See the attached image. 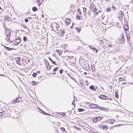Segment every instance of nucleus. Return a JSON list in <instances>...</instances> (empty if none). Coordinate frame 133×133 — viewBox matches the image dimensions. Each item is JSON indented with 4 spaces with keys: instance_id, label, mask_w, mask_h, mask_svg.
<instances>
[{
    "instance_id": "nucleus-1",
    "label": "nucleus",
    "mask_w": 133,
    "mask_h": 133,
    "mask_svg": "<svg viewBox=\"0 0 133 133\" xmlns=\"http://www.w3.org/2000/svg\"><path fill=\"white\" fill-rule=\"evenodd\" d=\"M4 29L5 31V34L6 35V37L7 38H10V34L11 32V31L5 27V25H4Z\"/></svg>"
},
{
    "instance_id": "nucleus-2",
    "label": "nucleus",
    "mask_w": 133,
    "mask_h": 133,
    "mask_svg": "<svg viewBox=\"0 0 133 133\" xmlns=\"http://www.w3.org/2000/svg\"><path fill=\"white\" fill-rule=\"evenodd\" d=\"M89 106L93 109H98L99 106L96 104L91 103L89 105Z\"/></svg>"
},
{
    "instance_id": "nucleus-3",
    "label": "nucleus",
    "mask_w": 133,
    "mask_h": 133,
    "mask_svg": "<svg viewBox=\"0 0 133 133\" xmlns=\"http://www.w3.org/2000/svg\"><path fill=\"white\" fill-rule=\"evenodd\" d=\"M21 42V39L20 38H18L15 39L13 42V44L16 45L19 44Z\"/></svg>"
},
{
    "instance_id": "nucleus-4",
    "label": "nucleus",
    "mask_w": 133,
    "mask_h": 133,
    "mask_svg": "<svg viewBox=\"0 0 133 133\" xmlns=\"http://www.w3.org/2000/svg\"><path fill=\"white\" fill-rule=\"evenodd\" d=\"M90 8L93 12H94L95 11H96V6L94 5H90Z\"/></svg>"
},
{
    "instance_id": "nucleus-5",
    "label": "nucleus",
    "mask_w": 133,
    "mask_h": 133,
    "mask_svg": "<svg viewBox=\"0 0 133 133\" xmlns=\"http://www.w3.org/2000/svg\"><path fill=\"white\" fill-rule=\"evenodd\" d=\"M102 40H101V44L103 46V47L104 48H105V47H108V46L107 45V43L106 42L105 43L104 42H102Z\"/></svg>"
},
{
    "instance_id": "nucleus-6",
    "label": "nucleus",
    "mask_w": 133,
    "mask_h": 133,
    "mask_svg": "<svg viewBox=\"0 0 133 133\" xmlns=\"http://www.w3.org/2000/svg\"><path fill=\"white\" fill-rule=\"evenodd\" d=\"M121 38L119 39V40L120 41V42H119L120 43H123L124 42V41L123 35V34L121 35Z\"/></svg>"
},
{
    "instance_id": "nucleus-7",
    "label": "nucleus",
    "mask_w": 133,
    "mask_h": 133,
    "mask_svg": "<svg viewBox=\"0 0 133 133\" xmlns=\"http://www.w3.org/2000/svg\"><path fill=\"white\" fill-rule=\"evenodd\" d=\"M98 97L103 99H107V96L104 95H100L98 96Z\"/></svg>"
},
{
    "instance_id": "nucleus-8",
    "label": "nucleus",
    "mask_w": 133,
    "mask_h": 133,
    "mask_svg": "<svg viewBox=\"0 0 133 133\" xmlns=\"http://www.w3.org/2000/svg\"><path fill=\"white\" fill-rule=\"evenodd\" d=\"M107 45L108 46V47H109L110 48L112 47L113 46L112 43L109 41H108V42H107Z\"/></svg>"
},
{
    "instance_id": "nucleus-9",
    "label": "nucleus",
    "mask_w": 133,
    "mask_h": 133,
    "mask_svg": "<svg viewBox=\"0 0 133 133\" xmlns=\"http://www.w3.org/2000/svg\"><path fill=\"white\" fill-rule=\"evenodd\" d=\"M65 32V31L64 30H61L59 32V34H60L61 36H63V35H64V33Z\"/></svg>"
},
{
    "instance_id": "nucleus-10",
    "label": "nucleus",
    "mask_w": 133,
    "mask_h": 133,
    "mask_svg": "<svg viewBox=\"0 0 133 133\" xmlns=\"http://www.w3.org/2000/svg\"><path fill=\"white\" fill-rule=\"evenodd\" d=\"M114 121L115 120L113 119H108L107 122L109 123L112 124L114 123Z\"/></svg>"
},
{
    "instance_id": "nucleus-11",
    "label": "nucleus",
    "mask_w": 133,
    "mask_h": 133,
    "mask_svg": "<svg viewBox=\"0 0 133 133\" xmlns=\"http://www.w3.org/2000/svg\"><path fill=\"white\" fill-rule=\"evenodd\" d=\"M118 58L119 60H121L122 61L125 60L124 57L122 55L119 56L118 57Z\"/></svg>"
},
{
    "instance_id": "nucleus-12",
    "label": "nucleus",
    "mask_w": 133,
    "mask_h": 133,
    "mask_svg": "<svg viewBox=\"0 0 133 133\" xmlns=\"http://www.w3.org/2000/svg\"><path fill=\"white\" fill-rule=\"evenodd\" d=\"M71 20L70 19H67L66 21L65 22L66 23V24H67V25H69V24L70 22H71Z\"/></svg>"
},
{
    "instance_id": "nucleus-13",
    "label": "nucleus",
    "mask_w": 133,
    "mask_h": 133,
    "mask_svg": "<svg viewBox=\"0 0 133 133\" xmlns=\"http://www.w3.org/2000/svg\"><path fill=\"white\" fill-rule=\"evenodd\" d=\"M100 109L101 110H104L105 111H107L108 109L106 108H104L102 107H99V108H98Z\"/></svg>"
},
{
    "instance_id": "nucleus-14",
    "label": "nucleus",
    "mask_w": 133,
    "mask_h": 133,
    "mask_svg": "<svg viewBox=\"0 0 133 133\" xmlns=\"http://www.w3.org/2000/svg\"><path fill=\"white\" fill-rule=\"evenodd\" d=\"M90 48L91 50H93V51H95L96 52H97L98 51V50L97 49H96L95 48L91 46L89 47Z\"/></svg>"
},
{
    "instance_id": "nucleus-15",
    "label": "nucleus",
    "mask_w": 133,
    "mask_h": 133,
    "mask_svg": "<svg viewBox=\"0 0 133 133\" xmlns=\"http://www.w3.org/2000/svg\"><path fill=\"white\" fill-rule=\"evenodd\" d=\"M4 46V47L7 50H8V51H10L11 50H12L15 49H14L13 48H10L8 47H6L5 46Z\"/></svg>"
},
{
    "instance_id": "nucleus-16",
    "label": "nucleus",
    "mask_w": 133,
    "mask_h": 133,
    "mask_svg": "<svg viewBox=\"0 0 133 133\" xmlns=\"http://www.w3.org/2000/svg\"><path fill=\"white\" fill-rule=\"evenodd\" d=\"M82 9L83 10V15H84L85 16V15L86 12V8H82Z\"/></svg>"
},
{
    "instance_id": "nucleus-17",
    "label": "nucleus",
    "mask_w": 133,
    "mask_h": 133,
    "mask_svg": "<svg viewBox=\"0 0 133 133\" xmlns=\"http://www.w3.org/2000/svg\"><path fill=\"white\" fill-rule=\"evenodd\" d=\"M49 58L53 64L55 65L57 64L56 63V62L54 61H52V60L50 57H49Z\"/></svg>"
},
{
    "instance_id": "nucleus-18",
    "label": "nucleus",
    "mask_w": 133,
    "mask_h": 133,
    "mask_svg": "<svg viewBox=\"0 0 133 133\" xmlns=\"http://www.w3.org/2000/svg\"><path fill=\"white\" fill-rule=\"evenodd\" d=\"M89 88L90 89L94 91H95L96 90V89L93 86H90Z\"/></svg>"
},
{
    "instance_id": "nucleus-19",
    "label": "nucleus",
    "mask_w": 133,
    "mask_h": 133,
    "mask_svg": "<svg viewBox=\"0 0 133 133\" xmlns=\"http://www.w3.org/2000/svg\"><path fill=\"white\" fill-rule=\"evenodd\" d=\"M16 61L17 62H19L20 61V58L19 57H17L15 58Z\"/></svg>"
},
{
    "instance_id": "nucleus-20",
    "label": "nucleus",
    "mask_w": 133,
    "mask_h": 133,
    "mask_svg": "<svg viewBox=\"0 0 133 133\" xmlns=\"http://www.w3.org/2000/svg\"><path fill=\"white\" fill-rule=\"evenodd\" d=\"M56 51L57 52L59 55H60L62 54V51L61 50H56Z\"/></svg>"
},
{
    "instance_id": "nucleus-21",
    "label": "nucleus",
    "mask_w": 133,
    "mask_h": 133,
    "mask_svg": "<svg viewBox=\"0 0 133 133\" xmlns=\"http://www.w3.org/2000/svg\"><path fill=\"white\" fill-rule=\"evenodd\" d=\"M75 29L77 30V32L78 33H79L81 30V28L79 27H78V28H75Z\"/></svg>"
},
{
    "instance_id": "nucleus-22",
    "label": "nucleus",
    "mask_w": 133,
    "mask_h": 133,
    "mask_svg": "<svg viewBox=\"0 0 133 133\" xmlns=\"http://www.w3.org/2000/svg\"><path fill=\"white\" fill-rule=\"evenodd\" d=\"M31 83H32V84H33V85H37V84L38 83V82H34V81H33L31 82Z\"/></svg>"
},
{
    "instance_id": "nucleus-23",
    "label": "nucleus",
    "mask_w": 133,
    "mask_h": 133,
    "mask_svg": "<svg viewBox=\"0 0 133 133\" xmlns=\"http://www.w3.org/2000/svg\"><path fill=\"white\" fill-rule=\"evenodd\" d=\"M37 10V9L36 7H33L32 8V10L34 11H36Z\"/></svg>"
},
{
    "instance_id": "nucleus-24",
    "label": "nucleus",
    "mask_w": 133,
    "mask_h": 133,
    "mask_svg": "<svg viewBox=\"0 0 133 133\" xmlns=\"http://www.w3.org/2000/svg\"><path fill=\"white\" fill-rule=\"evenodd\" d=\"M73 57V56H68L67 57V59H66L68 60L69 59H71Z\"/></svg>"
},
{
    "instance_id": "nucleus-25",
    "label": "nucleus",
    "mask_w": 133,
    "mask_h": 133,
    "mask_svg": "<svg viewBox=\"0 0 133 133\" xmlns=\"http://www.w3.org/2000/svg\"><path fill=\"white\" fill-rule=\"evenodd\" d=\"M124 28L125 31H127L128 29V25H125V26Z\"/></svg>"
},
{
    "instance_id": "nucleus-26",
    "label": "nucleus",
    "mask_w": 133,
    "mask_h": 133,
    "mask_svg": "<svg viewBox=\"0 0 133 133\" xmlns=\"http://www.w3.org/2000/svg\"><path fill=\"white\" fill-rule=\"evenodd\" d=\"M126 36L127 41H129L130 39V36L129 35H127Z\"/></svg>"
},
{
    "instance_id": "nucleus-27",
    "label": "nucleus",
    "mask_w": 133,
    "mask_h": 133,
    "mask_svg": "<svg viewBox=\"0 0 133 133\" xmlns=\"http://www.w3.org/2000/svg\"><path fill=\"white\" fill-rule=\"evenodd\" d=\"M98 120V118H94L93 119V121L94 122H96Z\"/></svg>"
},
{
    "instance_id": "nucleus-28",
    "label": "nucleus",
    "mask_w": 133,
    "mask_h": 133,
    "mask_svg": "<svg viewBox=\"0 0 133 133\" xmlns=\"http://www.w3.org/2000/svg\"><path fill=\"white\" fill-rule=\"evenodd\" d=\"M95 11V12H94L95 15H97L98 14V13L99 12V10H97V9H96V11Z\"/></svg>"
},
{
    "instance_id": "nucleus-29",
    "label": "nucleus",
    "mask_w": 133,
    "mask_h": 133,
    "mask_svg": "<svg viewBox=\"0 0 133 133\" xmlns=\"http://www.w3.org/2000/svg\"><path fill=\"white\" fill-rule=\"evenodd\" d=\"M78 111L79 112H82L84 111V110L82 108H79L78 109Z\"/></svg>"
},
{
    "instance_id": "nucleus-30",
    "label": "nucleus",
    "mask_w": 133,
    "mask_h": 133,
    "mask_svg": "<svg viewBox=\"0 0 133 133\" xmlns=\"http://www.w3.org/2000/svg\"><path fill=\"white\" fill-rule=\"evenodd\" d=\"M5 38V39L6 40V39L7 38ZM8 40H7V41L8 42H9L10 43H11L12 42V41L11 40L9 39V38H8Z\"/></svg>"
},
{
    "instance_id": "nucleus-31",
    "label": "nucleus",
    "mask_w": 133,
    "mask_h": 133,
    "mask_svg": "<svg viewBox=\"0 0 133 133\" xmlns=\"http://www.w3.org/2000/svg\"><path fill=\"white\" fill-rule=\"evenodd\" d=\"M5 111H3L2 112H0V116H1L2 117H3V114L4 113H5Z\"/></svg>"
},
{
    "instance_id": "nucleus-32",
    "label": "nucleus",
    "mask_w": 133,
    "mask_h": 133,
    "mask_svg": "<svg viewBox=\"0 0 133 133\" xmlns=\"http://www.w3.org/2000/svg\"><path fill=\"white\" fill-rule=\"evenodd\" d=\"M111 9L110 8H107L106 9V11L107 12H109L111 11Z\"/></svg>"
},
{
    "instance_id": "nucleus-33",
    "label": "nucleus",
    "mask_w": 133,
    "mask_h": 133,
    "mask_svg": "<svg viewBox=\"0 0 133 133\" xmlns=\"http://www.w3.org/2000/svg\"><path fill=\"white\" fill-rule=\"evenodd\" d=\"M91 69L92 71H94L95 70V67L94 66H91Z\"/></svg>"
},
{
    "instance_id": "nucleus-34",
    "label": "nucleus",
    "mask_w": 133,
    "mask_h": 133,
    "mask_svg": "<svg viewBox=\"0 0 133 133\" xmlns=\"http://www.w3.org/2000/svg\"><path fill=\"white\" fill-rule=\"evenodd\" d=\"M23 40L24 42H26L27 40V38L26 36H24L23 38Z\"/></svg>"
},
{
    "instance_id": "nucleus-35",
    "label": "nucleus",
    "mask_w": 133,
    "mask_h": 133,
    "mask_svg": "<svg viewBox=\"0 0 133 133\" xmlns=\"http://www.w3.org/2000/svg\"><path fill=\"white\" fill-rule=\"evenodd\" d=\"M37 75V73H33L32 74V76L34 77H35Z\"/></svg>"
},
{
    "instance_id": "nucleus-36",
    "label": "nucleus",
    "mask_w": 133,
    "mask_h": 133,
    "mask_svg": "<svg viewBox=\"0 0 133 133\" xmlns=\"http://www.w3.org/2000/svg\"><path fill=\"white\" fill-rule=\"evenodd\" d=\"M77 11L78 12V14L79 15H81V11H80V10H79V9H78L77 10Z\"/></svg>"
},
{
    "instance_id": "nucleus-37",
    "label": "nucleus",
    "mask_w": 133,
    "mask_h": 133,
    "mask_svg": "<svg viewBox=\"0 0 133 133\" xmlns=\"http://www.w3.org/2000/svg\"><path fill=\"white\" fill-rule=\"evenodd\" d=\"M58 67H56L55 68L53 69V71L54 72L58 70Z\"/></svg>"
},
{
    "instance_id": "nucleus-38",
    "label": "nucleus",
    "mask_w": 133,
    "mask_h": 133,
    "mask_svg": "<svg viewBox=\"0 0 133 133\" xmlns=\"http://www.w3.org/2000/svg\"><path fill=\"white\" fill-rule=\"evenodd\" d=\"M63 70L62 69H60L59 70L60 74H62L63 73Z\"/></svg>"
},
{
    "instance_id": "nucleus-39",
    "label": "nucleus",
    "mask_w": 133,
    "mask_h": 133,
    "mask_svg": "<svg viewBox=\"0 0 133 133\" xmlns=\"http://www.w3.org/2000/svg\"><path fill=\"white\" fill-rule=\"evenodd\" d=\"M115 96L116 98H118V95L116 93H115Z\"/></svg>"
},
{
    "instance_id": "nucleus-40",
    "label": "nucleus",
    "mask_w": 133,
    "mask_h": 133,
    "mask_svg": "<svg viewBox=\"0 0 133 133\" xmlns=\"http://www.w3.org/2000/svg\"><path fill=\"white\" fill-rule=\"evenodd\" d=\"M61 130L62 131H65V129L63 127H62L61 128Z\"/></svg>"
},
{
    "instance_id": "nucleus-41",
    "label": "nucleus",
    "mask_w": 133,
    "mask_h": 133,
    "mask_svg": "<svg viewBox=\"0 0 133 133\" xmlns=\"http://www.w3.org/2000/svg\"><path fill=\"white\" fill-rule=\"evenodd\" d=\"M29 20H28L27 19V18H25V22H26V23H27L28 22Z\"/></svg>"
},
{
    "instance_id": "nucleus-42",
    "label": "nucleus",
    "mask_w": 133,
    "mask_h": 133,
    "mask_svg": "<svg viewBox=\"0 0 133 133\" xmlns=\"http://www.w3.org/2000/svg\"><path fill=\"white\" fill-rule=\"evenodd\" d=\"M97 118H98V120L99 121H100L102 118L100 117H98Z\"/></svg>"
},
{
    "instance_id": "nucleus-43",
    "label": "nucleus",
    "mask_w": 133,
    "mask_h": 133,
    "mask_svg": "<svg viewBox=\"0 0 133 133\" xmlns=\"http://www.w3.org/2000/svg\"><path fill=\"white\" fill-rule=\"evenodd\" d=\"M123 79L122 77H121L119 78V80L121 81H123Z\"/></svg>"
},
{
    "instance_id": "nucleus-44",
    "label": "nucleus",
    "mask_w": 133,
    "mask_h": 133,
    "mask_svg": "<svg viewBox=\"0 0 133 133\" xmlns=\"http://www.w3.org/2000/svg\"><path fill=\"white\" fill-rule=\"evenodd\" d=\"M72 104H73V105L74 104V106H75V102H74V100H73V102H72Z\"/></svg>"
},
{
    "instance_id": "nucleus-45",
    "label": "nucleus",
    "mask_w": 133,
    "mask_h": 133,
    "mask_svg": "<svg viewBox=\"0 0 133 133\" xmlns=\"http://www.w3.org/2000/svg\"><path fill=\"white\" fill-rule=\"evenodd\" d=\"M115 9V8L114 6H113L112 7V9H113L114 10Z\"/></svg>"
},
{
    "instance_id": "nucleus-46",
    "label": "nucleus",
    "mask_w": 133,
    "mask_h": 133,
    "mask_svg": "<svg viewBox=\"0 0 133 133\" xmlns=\"http://www.w3.org/2000/svg\"><path fill=\"white\" fill-rule=\"evenodd\" d=\"M47 69H48V70H50V69H51V67H50V66H49V68H48V67L47 66Z\"/></svg>"
},
{
    "instance_id": "nucleus-47",
    "label": "nucleus",
    "mask_w": 133,
    "mask_h": 133,
    "mask_svg": "<svg viewBox=\"0 0 133 133\" xmlns=\"http://www.w3.org/2000/svg\"><path fill=\"white\" fill-rule=\"evenodd\" d=\"M77 17H78V19L79 20L80 19V16H78V15H77V16H76V18H77Z\"/></svg>"
},
{
    "instance_id": "nucleus-48",
    "label": "nucleus",
    "mask_w": 133,
    "mask_h": 133,
    "mask_svg": "<svg viewBox=\"0 0 133 133\" xmlns=\"http://www.w3.org/2000/svg\"><path fill=\"white\" fill-rule=\"evenodd\" d=\"M16 63H17V64L19 65H21V64L19 63L18 62H17Z\"/></svg>"
},
{
    "instance_id": "nucleus-49",
    "label": "nucleus",
    "mask_w": 133,
    "mask_h": 133,
    "mask_svg": "<svg viewBox=\"0 0 133 133\" xmlns=\"http://www.w3.org/2000/svg\"><path fill=\"white\" fill-rule=\"evenodd\" d=\"M107 127V126L106 125H104V126L103 128L104 129L105 128H106Z\"/></svg>"
},
{
    "instance_id": "nucleus-50",
    "label": "nucleus",
    "mask_w": 133,
    "mask_h": 133,
    "mask_svg": "<svg viewBox=\"0 0 133 133\" xmlns=\"http://www.w3.org/2000/svg\"><path fill=\"white\" fill-rule=\"evenodd\" d=\"M76 129L78 130H80V128H79L78 127H77L76 128Z\"/></svg>"
},
{
    "instance_id": "nucleus-51",
    "label": "nucleus",
    "mask_w": 133,
    "mask_h": 133,
    "mask_svg": "<svg viewBox=\"0 0 133 133\" xmlns=\"http://www.w3.org/2000/svg\"><path fill=\"white\" fill-rule=\"evenodd\" d=\"M17 99H17V98H16V100H15V101H16V102H18V101H17Z\"/></svg>"
},
{
    "instance_id": "nucleus-52",
    "label": "nucleus",
    "mask_w": 133,
    "mask_h": 133,
    "mask_svg": "<svg viewBox=\"0 0 133 133\" xmlns=\"http://www.w3.org/2000/svg\"><path fill=\"white\" fill-rule=\"evenodd\" d=\"M84 75H86L87 74V73L86 72H84Z\"/></svg>"
},
{
    "instance_id": "nucleus-53",
    "label": "nucleus",
    "mask_w": 133,
    "mask_h": 133,
    "mask_svg": "<svg viewBox=\"0 0 133 133\" xmlns=\"http://www.w3.org/2000/svg\"><path fill=\"white\" fill-rule=\"evenodd\" d=\"M69 115H70V114H71V112H69V111H68V113H69Z\"/></svg>"
},
{
    "instance_id": "nucleus-54",
    "label": "nucleus",
    "mask_w": 133,
    "mask_h": 133,
    "mask_svg": "<svg viewBox=\"0 0 133 133\" xmlns=\"http://www.w3.org/2000/svg\"><path fill=\"white\" fill-rule=\"evenodd\" d=\"M47 64L48 65L49 64V63L47 61H46V65L47 64ZM47 65H46V66Z\"/></svg>"
},
{
    "instance_id": "nucleus-55",
    "label": "nucleus",
    "mask_w": 133,
    "mask_h": 133,
    "mask_svg": "<svg viewBox=\"0 0 133 133\" xmlns=\"http://www.w3.org/2000/svg\"><path fill=\"white\" fill-rule=\"evenodd\" d=\"M70 28L71 29H72L73 28V26L72 25L71 26Z\"/></svg>"
},
{
    "instance_id": "nucleus-56",
    "label": "nucleus",
    "mask_w": 133,
    "mask_h": 133,
    "mask_svg": "<svg viewBox=\"0 0 133 133\" xmlns=\"http://www.w3.org/2000/svg\"><path fill=\"white\" fill-rule=\"evenodd\" d=\"M42 17H44V15H42Z\"/></svg>"
},
{
    "instance_id": "nucleus-57",
    "label": "nucleus",
    "mask_w": 133,
    "mask_h": 133,
    "mask_svg": "<svg viewBox=\"0 0 133 133\" xmlns=\"http://www.w3.org/2000/svg\"><path fill=\"white\" fill-rule=\"evenodd\" d=\"M39 72H40V71H38L37 72V73H39Z\"/></svg>"
},
{
    "instance_id": "nucleus-58",
    "label": "nucleus",
    "mask_w": 133,
    "mask_h": 133,
    "mask_svg": "<svg viewBox=\"0 0 133 133\" xmlns=\"http://www.w3.org/2000/svg\"><path fill=\"white\" fill-rule=\"evenodd\" d=\"M64 116H65V114L64 113Z\"/></svg>"
},
{
    "instance_id": "nucleus-59",
    "label": "nucleus",
    "mask_w": 133,
    "mask_h": 133,
    "mask_svg": "<svg viewBox=\"0 0 133 133\" xmlns=\"http://www.w3.org/2000/svg\"><path fill=\"white\" fill-rule=\"evenodd\" d=\"M64 116H65V114L64 113Z\"/></svg>"
},
{
    "instance_id": "nucleus-60",
    "label": "nucleus",
    "mask_w": 133,
    "mask_h": 133,
    "mask_svg": "<svg viewBox=\"0 0 133 133\" xmlns=\"http://www.w3.org/2000/svg\"><path fill=\"white\" fill-rule=\"evenodd\" d=\"M55 74V72L54 73H53L52 74Z\"/></svg>"
},
{
    "instance_id": "nucleus-61",
    "label": "nucleus",
    "mask_w": 133,
    "mask_h": 133,
    "mask_svg": "<svg viewBox=\"0 0 133 133\" xmlns=\"http://www.w3.org/2000/svg\"><path fill=\"white\" fill-rule=\"evenodd\" d=\"M37 1L39 2V0H38Z\"/></svg>"
}]
</instances>
